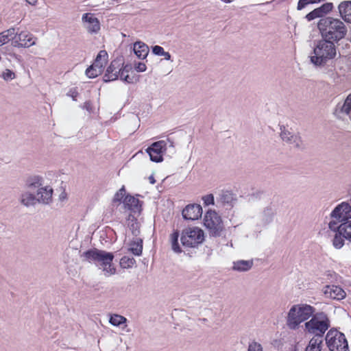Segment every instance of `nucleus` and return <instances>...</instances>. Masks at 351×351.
Returning a JSON list of instances; mask_svg holds the SVG:
<instances>
[{"label":"nucleus","instance_id":"52","mask_svg":"<svg viewBox=\"0 0 351 351\" xmlns=\"http://www.w3.org/2000/svg\"><path fill=\"white\" fill-rule=\"evenodd\" d=\"M27 3L30 5H35L37 3L38 0H25Z\"/></svg>","mask_w":351,"mask_h":351},{"label":"nucleus","instance_id":"40","mask_svg":"<svg viewBox=\"0 0 351 351\" xmlns=\"http://www.w3.org/2000/svg\"><path fill=\"white\" fill-rule=\"evenodd\" d=\"M319 17H322V15L319 8L314 9L313 11L306 15V19L308 21Z\"/></svg>","mask_w":351,"mask_h":351},{"label":"nucleus","instance_id":"54","mask_svg":"<svg viewBox=\"0 0 351 351\" xmlns=\"http://www.w3.org/2000/svg\"><path fill=\"white\" fill-rule=\"evenodd\" d=\"M257 196H259L260 197L262 196V195H265L263 193H258L256 194Z\"/></svg>","mask_w":351,"mask_h":351},{"label":"nucleus","instance_id":"15","mask_svg":"<svg viewBox=\"0 0 351 351\" xmlns=\"http://www.w3.org/2000/svg\"><path fill=\"white\" fill-rule=\"evenodd\" d=\"M182 214L184 219L194 221L201 217L202 208L199 204H189L183 209Z\"/></svg>","mask_w":351,"mask_h":351},{"label":"nucleus","instance_id":"19","mask_svg":"<svg viewBox=\"0 0 351 351\" xmlns=\"http://www.w3.org/2000/svg\"><path fill=\"white\" fill-rule=\"evenodd\" d=\"M123 202L125 208L130 210L134 214L140 213L141 210V205L138 198L128 195L125 197Z\"/></svg>","mask_w":351,"mask_h":351},{"label":"nucleus","instance_id":"56","mask_svg":"<svg viewBox=\"0 0 351 351\" xmlns=\"http://www.w3.org/2000/svg\"><path fill=\"white\" fill-rule=\"evenodd\" d=\"M349 201H350V203H351V196H350V198L349 199Z\"/></svg>","mask_w":351,"mask_h":351},{"label":"nucleus","instance_id":"25","mask_svg":"<svg viewBox=\"0 0 351 351\" xmlns=\"http://www.w3.org/2000/svg\"><path fill=\"white\" fill-rule=\"evenodd\" d=\"M134 52L135 55L139 59H145L148 53H149V47L148 46L143 42L137 41L134 44L133 47Z\"/></svg>","mask_w":351,"mask_h":351},{"label":"nucleus","instance_id":"10","mask_svg":"<svg viewBox=\"0 0 351 351\" xmlns=\"http://www.w3.org/2000/svg\"><path fill=\"white\" fill-rule=\"evenodd\" d=\"M108 53L102 50L99 52L94 63L86 70V74L89 78H95L101 74L106 64Z\"/></svg>","mask_w":351,"mask_h":351},{"label":"nucleus","instance_id":"46","mask_svg":"<svg viewBox=\"0 0 351 351\" xmlns=\"http://www.w3.org/2000/svg\"><path fill=\"white\" fill-rule=\"evenodd\" d=\"M132 69V66L130 64H126L123 66H121V71L120 72V78H122L124 73H128Z\"/></svg>","mask_w":351,"mask_h":351},{"label":"nucleus","instance_id":"51","mask_svg":"<svg viewBox=\"0 0 351 351\" xmlns=\"http://www.w3.org/2000/svg\"><path fill=\"white\" fill-rule=\"evenodd\" d=\"M162 56H164L165 59L169 60L171 59V54L169 52L164 51Z\"/></svg>","mask_w":351,"mask_h":351},{"label":"nucleus","instance_id":"16","mask_svg":"<svg viewBox=\"0 0 351 351\" xmlns=\"http://www.w3.org/2000/svg\"><path fill=\"white\" fill-rule=\"evenodd\" d=\"M82 21L89 33H97L100 29V23L92 13H86L82 16Z\"/></svg>","mask_w":351,"mask_h":351},{"label":"nucleus","instance_id":"53","mask_svg":"<svg viewBox=\"0 0 351 351\" xmlns=\"http://www.w3.org/2000/svg\"><path fill=\"white\" fill-rule=\"evenodd\" d=\"M149 182L152 184H155L156 182V180L154 179V177L153 175H151L149 177Z\"/></svg>","mask_w":351,"mask_h":351},{"label":"nucleus","instance_id":"31","mask_svg":"<svg viewBox=\"0 0 351 351\" xmlns=\"http://www.w3.org/2000/svg\"><path fill=\"white\" fill-rule=\"evenodd\" d=\"M337 230L339 231L340 234H343L346 239L351 241V221L341 223Z\"/></svg>","mask_w":351,"mask_h":351},{"label":"nucleus","instance_id":"27","mask_svg":"<svg viewBox=\"0 0 351 351\" xmlns=\"http://www.w3.org/2000/svg\"><path fill=\"white\" fill-rule=\"evenodd\" d=\"M323 341V337L318 338V337L313 336L306 348V351H321Z\"/></svg>","mask_w":351,"mask_h":351},{"label":"nucleus","instance_id":"29","mask_svg":"<svg viewBox=\"0 0 351 351\" xmlns=\"http://www.w3.org/2000/svg\"><path fill=\"white\" fill-rule=\"evenodd\" d=\"M128 250L135 256H140L143 251V240L137 238L131 242Z\"/></svg>","mask_w":351,"mask_h":351},{"label":"nucleus","instance_id":"50","mask_svg":"<svg viewBox=\"0 0 351 351\" xmlns=\"http://www.w3.org/2000/svg\"><path fill=\"white\" fill-rule=\"evenodd\" d=\"M9 55L12 57L13 58L16 59L19 62L21 61V56L20 55H18L15 53H10Z\"/></svg>","mask_w":351,"mask_h":351},{"label":"nucleus","instance_id":"2","mask_svg":"<svg viewBox=\"0 0 351 351\" xmlns=\"http://www.w3.org/2000/svg\"><path fill=\"white\" fill-rule=\"evenodd\" d=\"M321 36L338 43L347 34V28L340 19L332 17L321 19L317 24Z\"/></svg>","mask_w":351,"mask_h":351},{"label":"nucleus","instance_id":"7","mask_svg":"<svg viewBox=\"0 0 351 351\" xmlns=\"http://www.w3.org/2000/svg\"><path fill=\"white\" fill-rule=\"evenodd\" d=\"M204 224L210 235L215 237H220L224 230L221 217L214 210H208L206 213Z\"/></svg>","mask_w":351,"mask_h":351},{"label":"nucleus","instance_id":"41","mask_svg":"<svg viewBox=\"0 0 351 351\" xmlns=\"http://www.w3.org/2000/svg\"><path fill=\"white\" fill-rule=\"evenodd\" d=\"M125 195V191L124 186L119 189L113 198L114 202H120Z\"/></svg>","mask_w":351,"mask_h":351},{"label":"nucleus","instance_id":"17","mask_svg":"<svg viewBox=\"0 0 351 351\" xmlns=\"http://www.w3.org/2000/svg\"><path fill=\"white\" fill-rule=\"evenodd\" d=\"M324 293L326 297L333 300H340L346 298L345 291L339 286L326 285L324 287Z\"/></svg>","mask_w":351,"mask_h":351},{"label":"nucleus","instance_id":"12","mask_svg":"<svg viewBox=\"0 0 351 351\" xmlns=\"http://www.w3.org/2000/svg\"><path fill=\"white\" fill-rule=\"evenodd\" d=\"M36 38L32 34L27 31L17 32V35L12 42V45L18 48H28L36 45Z\"/></svg>","mask_w":351,"mask_h":351},{"label":"nucleus","instance_id":"24","mask_svg":"<svg viewBox=\"0 0 351 351\" xmlns=\"http://www.w3.org/2000/svg\"><path fill=\"white\" fill-rule=\"evenodd\" d=\"M21 204L26 207L34 206L36 204V197L29 191L21 193L19 199Z\"/></svg>","mask_w":351,"mask_h":351},{"label":"nucleus","instance_id":"37","mask_svg":"<svg viewBox=\"0 0 351 351\" xmlns=\"http://www.w3.org/2000/svg\"><path fill=\"white\" fill-rule=\"evenodd\" d=\"M135 263L136 261L133 257L124 256L120 260V265L123 268H130Z\"/></svg>","mask_w":351,"mask_h":351},{"label":"nucleus","instance_id":"55","mask_svg":"<svg viewBox=\"0 0 351 351\" xmlns=\"http://www.w3.org/2000/svg\"><path fill=\"white\" fill-rule=\"evenodd\" d=\"M221 1L225 3H230L231 2V1H230V0H221Z\"/></svg>","mask_w":351,"mask_h":351},{"label":"nucleus","instance_id":"42","mask_svg":"<svg viewBox=\"0 0 351 351\" xmlns=\"http://www.w3.org/2000/svg\"><path fill=\"white\" fill-rule=\"evenodd\" d=\"M332 8H333V5L332 3H326L323 4L322 6H320L318 8L321 12L322 15L323 16L324 14H327L328 12L331 11Z\"/></svg>","mask_w":351,"mask_h":351},{"label":"nucleus","instance_id":"38","mask_svg":"<svg viewBox=\"0 0 351 351\" xmlns=\"http://www.w3.org/2000/svg\"><path fill=\"white\" fill-rule=\"evenodd\" d=\"M1 77L3 79V80L8 82L15 79L16 74L12 70L6 69L2 72Z\"/></svg>","mask_w":351,"mask_h":351},{"label":"nucleus","instance_id":"36","mask_svg":"<svg viewBox=\"0 0 351 351\" xmlns=\"http://www.w3.org/2000/svg\"><path fill=\"white\" fill-rule=\"evenodd\" d=\"M233 199V194L228 191H223L220 195V202L223 205H230Z\"/></svg>","mask_w":351,"mask_h":351},{"label":"nucleus","instance_id":"35","mask_svg":"<svg viewBox=\"0 0 351 351\" xmlns=\"http://www.w3.org/2000/svg\"><path fill=\"white\" fill-rule=\"evenodd\" d=\"M336 233L332 240V245L337 249L341 248L344 245V237L343 234H340L339 231H335Z\"/></svg>","mask_w":351,"mask_h":351},{"label":"nucleus","instance_id":"22","mask_svg":"<svg viewBox=\"0 0 351 351\" xmlns=\"http://www.w3.org/2000/svg\"><path fill=\"white\" fill-rule=\"evenodd\" d=\"M101 253V250L97 248L90 249L81 254L82 261L89 263L97 264V259L99 254Z\"/></svg>","mask_w":351,"mask_h":351},{"label":"nucleus","instance_id":"39","mask_svg":"<svg viewBox=\"0 0 351 351\" xmlns=\"http://www.w3.org/2000/svg\"><path fill=\"white\" fill-rule=\"evenodd\" d=\"M322 0H299L298 3L297 9L301 10L304 8L308 4L317 3L321 2Z\"/></svg>","mask_w":351,"mask_h":351},{"label":"nucleus","instance_id":"18","mask_svg":"<svg viewBox=\"0 0 351 351\" xmlns=\"http://www.w3.org/2000/svg\"><path fill=\"white\" fill-rule=\"evenodd\" d=\"M53 189L50 186L40 187L37 190L36 202L45 204H49L52 200Z\"/></svg>","mask_w":351,"mask_h":351},{"label":"nucleus","instance_id":"23","mask_svg":"<svg viewBox=\"0 0 351 351\" xmlns=\"http://www.w3.org/2000/svg\"><path fill=\"white\" fill-rule=\"evenodd\" d=\"M335 113L339 114H346L351 119V93L348 95L347 98L345 99L343 104H338L336 109H335Z\"/></svg>","mask_w":351,"mask_h":351},{"label":"nucleus","instance_id":"14","mask_svg":"<svg viewBox=\"0 0 351 351\" xmlns=\"http://www.w3.org/2000/svg\"><path fill=\"white\" fill-rule=\"evenodd\" d=\"M123 65V62L121 58H117L112 60L106 69V72L104 76V81L108 82L117 80L120 75L121 66Z\"/></svg>","mask_w":351,"mask_h":351},{"label":"nucleus","instance_id":"32","mask_svg":"<svg viewBox=\"0 0 351 351\" xmlns=\"http://www.w3.org/2000/svg\"><path fill=\"white\" fill-rule=\"evenodd\" d=\"M180 237V232L178 230L173 231V232L170 235V242L171 244V249L176 253L182 252V250L178 243V239Z\"/></svg>","mask_w":351,"mask_h":351},{"label":"nucleus","instance_id":"11","mask_svg":"<svg viewBox=\"0 0 351 351\" xmlns=\"http://www.w3.org/2000/svg\"><path fill=\"white\" fill-rule=\"evenodd\" d=\"M101 253L99 254L97 264L95 265L102 267L103 271L107 276L115 274L116 269L112 266V262L114 258L113 254L104 250H101Z\"/></svg>","mask_w":351,"mask_h":351},{"label":"nucleus","instance_id":"8","mask_svg":"<svg viewBox=\"0 0 351 351\" xmlns=\"http://www.w3.org/2000/svg\"><path fill=\"white\" fill-rule=\"evenodd\" d=\"M204 239V232L198 228L184 230L180 238L182 245L189 247L197 246L203 242Z\"/></svg>","mask_w":351,"mask_h":351},{"label":"nucleus","instance_id":"3","mask_svg":"<svg viewBox=\"0 0 351 351\" xmlns=\"http://www.w3.org/2000/svg\"><path fill=\"white\" fill-rule=\"evenodd\" d=\"M330 327V320L328 315L323 312L315 313L309 321L304 324V332L306 334L323 337L325 332Z\"/></svg>","mask_w":351,"mask_h":351},{"label":"nucleus","instance_id":"44","mask_svg":"<svg viewBox=\"0 0 351 351\" xmlns=\"http://www.w3.org/2000/svg\"><path fill=\"white\" fill-rule=\"evenodd\" d=\"M204 203L206 206L214 204V195L213 194H208L202 197Z\"/></svg>","mask_w":351,"mask_h":351},{"label":"nucleus","instance_id":"48","mask_svg":"<svg viewBox=\"0 0 351 351\" xmlns=\"http://www.w3.org/2000/svg\"><path fill=\"white\" fill-rule=\"evenodd\" d=\"M69 96H71L73 100H76V97L78 95V93L75 89H71L68 93Z\"/></svg>","mask_w":351,"mask_h":351},{"label":"nucleus","instance_id":"6","mask_svg":"<svg viewBox=\"0 0 351 351\" xmlns=\"http://www.w3.org/2000/svg\"><path fill=\"white\" fill-rule=\"evenodd\" d=\"M325 340L330 351H349L348 343L344 334L336 329H330L326 333Z\"/></svg>","mask_w":351,"mask_h":351},{"label":"nucleus","instance_id":"4","mask_svg":"<svg viewBox=\"0 0 351 351\" xmlns=\"http://www.w3.org/2000/svg\"><path fill=\"white\" fill-rule=\"evenodd\" d=\"M315 311V308L308 304L293 305L287 315V326L291 330L298 329L300 323L312 317Z\"/></svg>","mask_w":351,"mask_h":351},{"label":"nucleus","instance_id":"9","mask_svg":"<svg viewBox=\"0 0 351 351\" xmlns=\"http://www.w3.org/2000/svg\"><path fill=\"white\" fill-rule=\"evenodd\" d=\"M280 130V136L282 141L292 145L298 150H304L306 149V144L299 133H292L284 125H281Z\"/></svg>","mask_w":351,"mask_h":351},{"label":"nucleus","instance_id":"49","mask_svg":"<svg viewBox=\"0 0 351 351\" xmlns=\"http://www.w3.org/2000/svg\"><path fill=\"white\" fill-rule=\"evenodd\" d=\"M121 80L128 82V83H132V78L129 76L128 74H123V76Z\"/></svg>","mask_w":351,"mask_h":351},{"label":"nucleus","instance_id":"13","mask_svg":"<svg viewBox=\"0 0 351 351\" xmlns=\"http://www.w3.org/2000/svg\"><path fill=\"white\" fill-rule=\"evenodd\" d=\"M166 143L164 141L155 142L149 147L146 152L149 154L150 160L153 162H160L163 160L162 153L165 151Z\"/></svg>","mask_w":351,"mask_h":351},{"label":"nucleus","instance_id":"21","mask_svg":"<svg viewBox=\"0 0 351 351\" xmlns=\"http://www.w3.org/2000/svg\"><path fill=\"white\" fill-rule=\"evenodd\" d=\"M43 178L39 176H30L25 180V187L28 191L39 189L42 186Z\"/></svg>","mask_w":351,"mask_h":351},{"label":"nucleus","instance_id":"30","mask_svg":"<svg viewBox=\"0 0 351 351\" xmlns=\"http://www.w3.org/2000/svg\"><path fill=\"white\" fill-rule=\"evenodd\" d=\"M274 216L273 208L271 206L265 207L261 214L263 224L265 226L269 224L273 221Z\"/></svg>","mask_w":351,"mask_h":351},{"label":"nucleus","instance_id":"1","mask_svg":"<svg viewBox=\"0 0 351 351\" xmlns=\"http://www.w3.org/2000/svg\"><path fill=\"white\" fill-rule=\"evenodd\" d=\"M337 56L335 43L324 38L314 41L313 54L310 62L316 68H324L330 60Z\"/></svg>","mask_w":351,"mask_h":351},{"label":"nucleus","instance_id":"47","mask_svg":"<svg viewBox=\"0 0 351 351\" xmlns=\"http://www.w3.org/2000/svg\"><path fill=\"white\" fill-rule=\"evenodd\" d=\"M146 65L143 62H138L135 66V69L137 72H143L146 70Z\"/></svg>","mask_w":351,"mask_h":351},{"label":"nucleus","instance_id":"28","mask_svg":"<svg viewBox=\"0 0 351 351\" xmlns=\"http://www.w3.org/2000/svg\"><path fill=\"white\" fill-rule=\"evenodd\" d=\"M253 266V261H237L234 262L233 270L238 271H246L250 270Z\"/></svg>","mask_w":351,"mask_h":351},{"label":"nucleus","instance_id":"43","mask_svg":"<svg viewBox=\"0 0 351 351\" xmlns=\"http://www.w3.org/2000/svg\"><path fill=\"white\" fill-rule=\"evenodd\" d=\"M248 351H263L262 346L256 341L250 343L248 346Z\"/></svg>","mask_w":351,"mask_h":351},{"label":"nucleus","instance_id":"20","mask_svg":"<svg viewBox=\"0 0 351 351\" xmlns=\"http://www.w3.org/2000/svg\"><path fill=\"white\" fill-rule=\"evenodd\" d=\"M338 8L341 18L346 22L351 23V1L341 2Z\"/></svg>","mask_w":351,"mask_h":351},{"label":"nucleus","instance_id":"34","mask_svg":"<svg viewBox=\"0 0 351 351\" xmlns=\"http://www.w3.org/2000/svg\"><path fill=\"white\" fill-rule=\"evenodd\" d=\"M128 227L132 230V234L136 236L139 233L138 224L136 221V219L133 215L130 214L128 217Z\"/></svg>","mask_w":351,"mask_h":351},{"label":"nucleus","instance_id":"45","mask_svg":"<svg viewBox=\"0 0 351 351\" xmlns=\"http://www.w3.org/2000/svg\"><path fill=\"white\" fill-rule=\"evenodd\" d=\"M164 51H165L164 49L159 45H155V46L152 47V52L154 54H155L156 56H162Z\"/></svg>","mask_w":351,"mask_h":351},{"label":"nucleus","instance_id":"26","mask_svg":"<svg viewBox=\"0 0 351 351\" xmlns=\"http://www.w3.org/2000/svg\"><path fill=\"white\" fill-rule=\"evenodd\" d=\"M17 32L14 27H11L8 29L3 31L0 33V47L8 43L10 40L12 42L16 38Z\"/></svg>","mask_w":351,"mask_h":351},{"label":"nucleus","instance_id":"33","mask_svg":"<svg viewBox=\"0 0 351 351\" xmlns=\"http://www.w3.org/2000/svg\"><path fill=\"white\" fill-rule=\"evenodd\" d=\"M126 322L127 319L119 314L111 315L109 319V323L114 326H119Z\"/></svg>","mask_w":351,"mask_h":351},{"label":"nucleus","instance_id":"5","mask_svg":"<svg viewBox=\"0 0 351 351\" xmlns=\"http://www.w3.org/2000/svg\"><path fill=\"white\" fill-rule=\"evenodd\" d=\"M330 217L331 220L328 223V228L332 231H337L339 229V223L350 221L351 206L346 202L338 204L331 212Z\"/></svg>","mask_w":351,"mask_h":351}]
</instances>
